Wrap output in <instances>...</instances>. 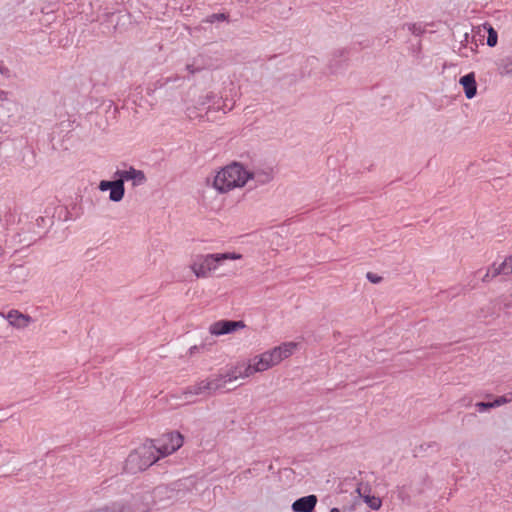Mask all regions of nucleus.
I'll use <instances>...</instances> for the list:
<instances>
[{"label": "nucleus", "instance_id": "obj_1", "mask_svg": "<svg viewBox=\"0 0 512 512\" xmlns=\"http://www.w3.org/2000/svg\"><path fill=\"white\" fill-rule=\"evenodd\" d=\"M115 180H102L99 183L100 191H110L109 199L113 202H120L125 195V181H132L134 187L141 186L146 183L147 178L142 170H137L130 166L127 170H117L114 173Z\"/></svg>", "mask_w": 512, "mask_h": 512}, {"label": "nucleus", "instance_id": "obj_2", "mask_svg": "<svg viewBox=\"0 0 512 512\" xmlns=\"http://www.w3.org/2000/svg\"><path fill=\"white\" fill-rule=\"evenodd\" d=\"M257 175L245 169L242 164L233 162L215 175L213 187L220 193H226L234 188L243 187L248 180L254 179Z\"/></svg>", "mask_w": 512, "mask_h": 512}, {"label": "nucleus", "instance_id": "obj_3", "mask_svg": "<svg viewBox=\"0 0 512 512\" xmlns=\"http://www.w3.org/2000/svg\"><path fill=\"white\" fill-rule=\"evenodd\" d=\"M242 258L237 253H216L207 255H196L190 265L191 270L197 278H206L211 271L225 260H236Z\"/></svg>", "mask_w": 512, "mask_h": 512}, {"label": "nucleus", "instance_id": "obj_4", "mask_svg": "<svg viewBox=\"0 0 512 512\" xmlns=\"http://www.w3.org/2000/svg\"><path fill=\"white\" fill-rule=\"evenodd\" d=\"M158 460L159 456L155 453L153 446L145 444L128 455L124 470L127 473L136 474L146 470Z\"/></svg>", "mask_w": 512, "mask_h": 512}, {"label": "nucleus", "instance_id": "obj_5", "mask_svg": "<svg viewBox=\"0 0 512 512\" xmlns=\"http://www.w3.org/2000/svg\"><path fill=\"white\" fill-rule=\"evenodd\" d=\"M157 456L164 457L172 454L183 445V436L179 432H170L159 439L150 442Z\"/></svg>", "mask_w": 512, "mask_h": 512}, {"label": "nucleus", "instance_id": "obj_6", "mask_svg": "<svg viewBox=\"0 0 512 512\" xmlns=\"http://www.w3.org/2000/svg\"><path fill=\"white\" fill-rule=\"evenodd\" d=\"M19 111V104L8 91L0 89V132L5 126H9L14 116Z\"/></svg>", "mask_w": 512, "mask_h": 512}, {"label": "nucleus", "instance_id": "obj_7", "mask_svg": "<svg viewBox=\"0 0 512 512\" xmlns=\"http://www.w3.org/2000/svg\"><path fill=\"white\" fill-rule=\"evenodd\" d=\"M209 383L205 379L199 380L193 385L187 386L181 391V395L174 398L183 399L186 403H195L198 396H210Z\"/></svg>", "mask_w": 512, "mask_h": 512}, {"label": "nucleus", "instance_id": "obj_8", "mask_svg": "<svg viewBox=\"0 0 512 512\" xmlns=\"http://www.w3.org/2000/svg\"><path fill=\"white\" fill-rule=\"evenodd\" d=\"M174 493L173 490L169 489L166 486H157L153 489L152 492H147L144 494L143 499L147 503V510L151 507H165L166 503H162L164 500H169Z\"/></svg>", "mask_w": 512, "mask_h": 512}, {"label": "nucleus", "instance_id": "obj_9", "mask_svg": "<svg viewBox=\"0 0 512 512\" xmlns=\"http://www.w3.org/2000/svg\"><path fill=\"white\" fill-rule=\"evenodd\" d=\"M207 106L208 111H223L226 113L232 109V106L227 107L226 103L221 97H218L213 92H209L204 96H200L196 102V108L201 109Z\"/></svg>", "mask_w": 512, "mask_h": 512}, {"label": "nucleus", "instance_id": "obj_10", "mask_svg": "<svg viewBox=\"0 0 512 512\" xmlns=\"http://www.w3.org/2000/svg\"><path fill=\"white\" fill-rule=\"evenodd\" d=\"M245 323L241 320H219L209 326V332L215 336L230 334L238 329L245 328Z\"/></svg>", "mask_w": 512, "mask_h": 512}, {"label": "nucleus", "instance_id": "obj_11", "mask_svg": "<svg viewBox=\"0 0 512 512\" xmlns=\"http://www.w3.org/2000/svg\"><path fill=\"white\" fill-rule=\"evenodd\" d=\"M296 347L297 344L294 342H285L282 343L280 346L274 347L273 349L266 351V353L268 354L270 362H272L275 366L279 364L282 360L291 356Z\"/></svg>", "mask_w": 512, "mask_h": 512}, {"label": "nucleus", "instance_id": "obj_12", "mask_svg": "<svg viewBox=\"0 0 512 512\" xmlns=\"http://www.w3.org/2000/svg\"><path fill=\"white\" fill-rule=\"evenodd\" d=\"M317 501V496L314 494L300 497L292 503V510L294 512H313Z\"/></svg>", "mask_w": 512, "mask_h": 512}, {"label": "nucleus", "instance_id": "obj_13", "mask_svg": "<svg viewBox=\"0 0 512 512\" xmlns=\"http://www.w3.org/2000/svg\"><path fill=\"white\" fill-rule=\"evenodd\" d=\"M459 83L462 85L467 99H472L475 97L477 93V84L473 72L462 76Z\"/></svg>", "mask_w": 512, "mask_h": 512}, {"label": "nucleus", "instance_id": "obj_14", "mask_svg": "<svg viewBox=\"0 0 512 512\" xmlns=\"http://www.w3.org/2000/svg\"><path fill=\"white\" fill-rule=\"evenodd\" d=\"M6 318L10 325L18 329L27 327L32 321L29 315L22 314L17 310L9 311Z\"/></svg>", "mask_w": 512, "mask_h": 512}, {"label": "nucleus", "instance_id": "obj_15", "mask_svg": "<svg viewBox=\"0 0 512 512\" xmlns=\"http://www.w3.org/2000/svg\"><path fill=\"white\" fill-rule=\"evenodd\" d=\"M206 382L209 383V392L211 395L216 393L217 391H221L226 388V385L228 384L225 375L223 372L212 374L209 377H207Z\"/></svg>", "mask_w": 512, "mask_h": 512}, {"label": "nucleus", "instance_id": "obj_16", "mask_svg": "<svg viewBox=\"0 0 512 512\" xmlns=\"http://www.w3.org/2000/svg\"><path fill=\"white\" fill-rule=\"evenodd\" d=\"M504 265H505V260L499 264L498 266H496V264H493L485 273V275L482 277V281L483 282H487L489 281L490 279L498 276V275H510L512 274V271H509L510 268H506L504 269Z\"/></svg>", "mask_w": 512, "mask_h": 512}, {"label": "nucleus", "instance_id": "obj_17", "mask_svg": "<svg viewBox=\"0 0 512 512\" xmlns=\"http://www.w3.org/2000/svg\"><path fill=\"white\" fill-rule=\"evenodd\" d=\"M244 366V363H238L234 366L228 368L224 373L225 378L228 383H231L238 378H241V368Z\"/></svg>", "mask_w": 512, "mask_h": 512}, {"label": "nucleus", "instance_id": "obj_18", "mask_svg": "<svg viewBox=\"0 0 512 512\" xmlns=\"http://www.w3.org/2000/svg\"><path fill=\"white\" fill-rule=\"evenodd\" d=\"M253 359L260 372L266 371L274 366V364L270 362L268 354L266 352L262 353L261 355L255 356Z\"/></svg>", "mask_w": 512, "mask_h": 512}, {"label": "nucleus", "instance_id": "obj_19", "mask_svg": "<svg viewBox=\"0 0 512 512\" xmlns=\"http://www.w3.org/2000/svg\"><path fill=\"white\" fill-rule=\"evenodd\" d=\"M498 71L501 75L512 74V56H507L498 63Z\"/></svg>", "mask_w": 512, "mask_h": 512}, {"label": "nucleus", "instance_id": "obj_20", "mask_svg": "<svg viewBox=\"0 0 512 512\" xmlns=\"http://www.w3.org/2000/svg\"><path fill=\"white\" fill-rule=\"evenodd\" d=\"M257 372L260 371L257 368L254 359L252 358L247 365L244 364V366L241 368V378H248Z\"/></svg>", "mask_w": 512, "mask_h": 512}, {"label": "nucleus", "instance_id": "obj_21", "mask_svg": "<svg viewBox=\"0 0 512 512\" xmlns=\"http://www.w3.org/2000/svg\"><path fill=\"white\" fill-rule=\"evenodd\" d=\"M363 500L372 510H379L382 505L379 497L371 496L370 494L364 495Z\"/></svg>", "mask_w": 512, "mask_h": 512}, {"label": "nucleus", "instance_id": "obj_22", "mask_svg": "<svg viewBox=\"0 0 512 512\" xmlns=\"http://www.w3.org/2000/svg\"><path fill=\"white\" fill-rule=\"evenodd\" d=\"M484 28L487 29L488 31V37H487V45L489 47H494L496 46L497 44V41H498V34L496 32V30L492 27V26H486L484 25Z\"/></svg>", "mask_w": 512, "mask_h": 512}, {"label": "nucleus", "instance_id": "obj_23", "mask_svg": "<svg viewBox=\"0 0 512 512\" xmlns=\"http://www.w3.org/2000/svg\"><path fill=\"white\" fill-rule=\"evenodd\" d=\"M493 402L494 408L512 402V393L497 397Z\"/></svg>", "mask_w": 512, "mask_h": 512}, {"label": "nucleus", "instance_id": "obj_24", "mask_svg": "<svg viewBox=\"0 0 512 512\" xmlns=\"http://www.w3.org/2000/svg\"><path fill=\"white\" fill-rule=\"evenodd\" d=\"M255 174H258L257 177H255L253 180H256L258 183L265 184L267 182H270L272 180V173L271 172H254Z\"/></svg>", "mask_w": 512, "mask_h": 512}, {"label": "nucleus", "instance_id": "obj_25", "mask_svg": "<svg viewBox=\"0 0 512 512\" xmlns=\"http://www.w3.org/2000/svg\"><path fill=\"white\" fill-rule=\"evenodd\" d=\"M228 19V16L224 13H214V14H211L209 15L206 19H205V22L207 23H214L216 21H225Z\"/></svg>", "mask_w": 512, "mask_h": 512}, {"label": "nucleus", "instance_id": "obj_26", "mask_svg": "<svg viewBox=\"0 0 512 512\" xmlns=\"http://www.w3.org/2000/svg\"><path fill=\"white\" fill-rule=\"evenodd\" d=\"M409 32H411L415 36H420L424 33V28L415 23H409L406 25Z\"/></svg>", "mask_w": 512, "mask_h": 512}, {"label": "nucleus", "instance_id": "obj_27", "mask_svg": "<svg viewBox=\"0 0 512 512\" xmlns=\"http://www.w3.org/2000/svg\"><path fill=\"white\" fill-rule=\"evenodd\" d=\"M356 492L359 494L360 497L363 498L364 495L370 493V488L367 484L364 485L363 483H360L356 488Z\"/></svg>", "mask_w": 512, "mask_h": 512}, {"label": "nucleus", "instance_id": "obj_28", "mask_svg": "<svg viewBox=\"0 0 512 512\" xmlns=\"http://www.w3.org/2000/svg\"><path fill=\"white\" fill-rule=\"evenodd\" d=\"M476 407L479 412H484L490 408H494L493 402H478Z\"/></svg>", "mask_w": 512, "mask_h": 512}, {"label": "nucleus", "instance_id": "obj_29", "mask_svg": "<svg viewBox=\"0 0 512 512\" xmlns=\"http://www.w3.org/2000/svg\"><path fill=\"white\" fill-rule=\"evenodd\" d=\"M367 279L371 282V283H379L381 282L382 280V277L372 273V272H368L367 275H366Z\"/></svg>", "mask_w": 512, "mask_h": 512}, {"label": "nucleus", "instance_id": "obj_30", "mask_svg": "<svg viewBox=\"0 0 512 512\" xmlns=\"http://www.w3.org/2000/svg\"><path fill=\"white\" fill-rule=\"evenodd\" d=\"M510 309H512V296L506 299V302L504 303V312L508 316H511Z\"/></svg>", "mask_w": 512, "mask_h": 512}, {"label": "nucleus", "instance_id": "obj_31", "mask_svg": "<svg viewBox=\"0 0 512 512\" xmlns=\"http://www.w3.org/2000/svg\"><path fill=\"white\" fill-rule=\"evenodd\" d=\"M505 267H506L507 269H508V268H510V270H509V271H512V255H511V256H509V257H507V258L505 259V265H504V268H505Z\"/></svg>", "mask_w": 512, "mask_h": 512}, {"label": "nucleus", "instance_id": "obj_32", "mask_svg": "<svg viewBox=\"0 0 512 512\" xmlns=\"http://www.w3.org/2000/svg\"><path fill=\"white\" fill-rule=\"evenodd\" d=\"M413 52L415 53V56L417 58H420V53H421V43L418 42L417 46L413 49Z\"/></svg>", "mask_w": 512, "mask_h": 512}, {"label": "nucleus", "instance_id": "obj_33", "mask_svg": "<svg viewBox=\"0 0 512 512\" xmlns=\"http://www.w3.org/2000/svg\"><path fill=\"white\" fill-rule=\"evenodd\" d=\"M186 70H187L190 74H194V73H196L197 71H199V69L194 68V66H193V65H191V64L186 65Z\"/></svg>", "mask_w": 512, "mask_h": 512}, {"label": "nucleus", "instance_id": "obj_34", "mask_svg": "<svg viewBox=\"0 0 512 512\" xmlns=\"http://www.w3.org/2000/svg\"><path fill=\"white\" fill-rule=\"evenodd\" d=\"M0 73H1L2 75L8 76V74H9V69H8V68H6V67H4V66H2V65H0Z\"/></svg>", "mask_w": 512, "mask_h": 512}, {"label": "nucleus", "instance_id": "obj_35", "mask_svg": "<svg viewBox=\"0 0 512 512\" xmlns=\"http://www.w3.org/2000/svg\"><path fill=\"white\" fill-rule=\"evenodd\" d=\"M330 68L333 73H336L338 71V68L335 67L332 63L330 64Z\"/></svg>", "mask_w": 512, "mask_h": 512}, {"label": "nucleus", "instance_id": "obj_36", "mask_svg": "<svg viewBox=\"0 0 512 512\" xmlns=\"http://www.w3.org/2000/svg\"><path fill=\"white\" fill-rule=\"evenodd\" d=\"M336 53H338V54H339V56H344L345 51H344V50H339V51H337Z\"/></svg>", "mask_w": 512, "mask_h": 512}, {"label": "nucleus", "instance_id": "obj_37", "mask_svg": "<svg viewBox=\"0 0 512 512\" xmlns=\"http://www.w3.org/2000/svg\"><path fill=\"white\" fill-rule=\"evenodd\" d=\"M196 349H197V346H193L190 348V352L193 353V352H196Z\"/></svg>", "mask_w": 512, "mask_h": 512}, {"label": "nucleus", "instance_id": "obj_38", "mask_svg": "<svg viewBox=\"0 0 512 512\" xmlns=\"http://www.w3.org/2000/svg\"><path fill=\"white\" fill-rule=\"evenodd\" d=\"M196 349H197V346H193L190 348V352L193 353V352H196Z\"/></svg>", "mask_w": 512, "mask_h": 512}, {"label": "nucleus", "instance_id": "obj_39", "mask_svg": "<svg viewBox=\"0 0 512 512\" xmlns=\"http://www.w3.org/2000/svg\"><path fill=\"white\" fill-rule=\"evenodd\" d=\"M330 512H340V510L338 508H332Z\"/></svg>", "mask_w": 512, "mask_h": 512}]
</instances>
